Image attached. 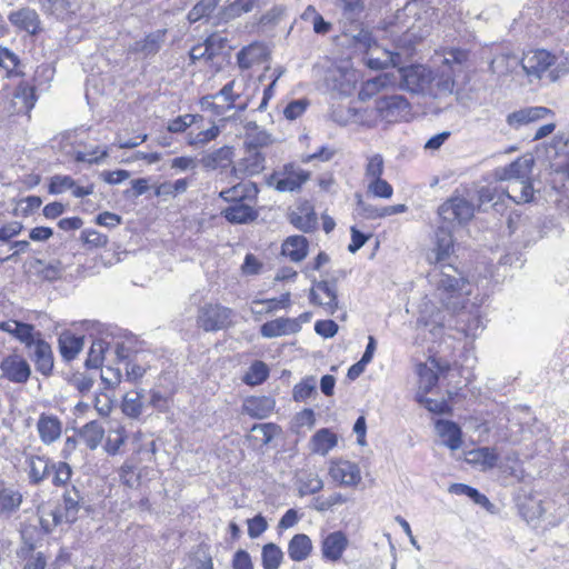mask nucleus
Segmentation results:
<instances>
[{
	"instance_id": "nucleus-1",
	"label": "nucleus",
	"mask_w": 569,
	"mask_h": 569,
	"mask_svg": "<svg viewBox=\"0 0 569 569\" xmlns=\"http://www.w3.org/2000/svg\"><path fill=\"white\" fill-rule=\"evenodd\" d=\"M441 224L455 229L469 222L475 216V206L463 197H451L438 208Z\"/></svg>"
},
{
	"instance_id": "nucleus-2",
	"label": "nucleus",
	"mask_w": 569,
	"mask_h": 569,
	"mask_svg": "<svg viewBox=\"0 0 569 569\" xmlns=\"http://www.w3.org/2000/svg\"><path fill=\"white\" fill-rule=\"evenodd\" d=\"M400 88L411 93L427 96L429 83L432 81V70L426 66L417 64L399 68Z\"/></svg>"
},
{
	"instance_id": "nucleus-3",
	"label": "nucleus",
	"mask_w": 569,
	"mask_h": 569,
	"mask_svg": "<svg viewBox=\"0 0 569 569\" xmlns=\"http://www.w3.org/2000/svg\"><path fill=\"white\" fill-rule=\"evenodd\" d=\"M337 282L338 278L333 280L313 279L309 292L310 302L322 307L328 313L333 315L339 308Z\"/></svg>"
},
{
	"instance_id": "nucleus-4",
	"label": "nucleus",
	"mask_w": 569,
	"mask_h": 569,
	"mask_svg": "<svg viewBox=\"0 0 569 569\" xmlns=\"http://www.w3.org/2000/svg\"><path fill=\"white\" fill-rule=\"evenodd\" d=\"M232 310L220 305H206L199 310L198 325L204 331H219L231 322Z\"/></svg>"
},
{
	"instance_id": "nucleus-5",
	"label": "nucleus",
	"mask_w": 569,
	"mask_h": 569,
	"mask_svg": "<svg viewBox=\"0 0 569 569\" xmlns=\"http://www.w3.org/2000/svg\"><path fill=\"white\" fill-rule=\"evenodd\" d=\"M26 350L39 373L44 377L52 376L54 368L53 351L51 346L44 340L43 335L26 348Z\"/></svg>"
},
{
	"instance_id": "nucleus-6",
	"label": "nucleus",
	"mask_w": 569,
	"mask_h": 569,
	"mask_svg": "<svg viewBox=\"0 0 569 569\" xmlns=\"http://www.w3.org/2000/svg\"><path fill=\"white\" fill-rule=\"evenodd\" d=\"M83 505V497L76 486L67 488L62 495V510L52 513L54 525L73 523Z\"/></svg>"
},
{
	"instance_id": "nucleus-7",
	"label": "nucleus",
	"mask_w": 569,
	"mask_h": 569,
	"mask_svg": "<svg viewBox=\"0 0 569 569\" xmlns=\"http://www.w3.org/2000/svg\"><path fill=\"white\" fill-rule=\"evenodd\" d=\"M1 377L13 383H27L31 377L29 362L18 353L6 356L0 362Z\"/></svg>"
},
{
	"instance_id": "nucleus-8",
	"label": "nucleus",
	"mask_w": 569,
	"mask_h": 569,
	"mask_svg": "<svg viewBox=\"0 0 569 569\" xmlns=\"http://www.w3.org/2000/svg\"><path fill=\"white\" fill-rule=\"evenodd\" d=\"M308 178V172L293 164H287L282 172H276L270 177L269 184L273 186L277 191L292 192L300 189Z\"/></svg>"
},
{
	"instance_id": "nucleus-9",
	"label": "nucleus",
	"mask_w": 569,
	"mask_h": 569,
	"mask_svg": "<svg viewBox=\"0 0 569 569\" xmlns=\"http://www.w3.org/2000/svg\"><path fill=\"white\" fill-rule=\"evenodd\" d=\"M453 229L450 226L440 224L435 232V247L428 252L429 263L440 264L453 252Z\"/></svg>"
},
{
	"instance_id": "nucleus-10",
	"label": "nucleus",
	"mask_w": 569,
	"mask_h": 569,
	"mask_svg": "<svg viewBox=\"0 0 569 569\" xmlns=\"http://www.w3.org/2000/svg\"><path fill=\"white\" fill-rule=\"evenodd\" d=\"M468 281L461 276L457 268L451 264H442V270L437 280V288L455 296L470 295L467 288Z\"/></svg>"
},
{
	"instance_id": "nucleus-11",
	"label": "nucleus",
	"mask_w": 569,
	"mask_h": 569,
	"mask_svg": "<svg viewBox=\"0 0 569 569\" xmlns=\"http://www.w3.org/2000/svg\"><path fill=\"white\" fill-rule=\"evenodd\" d=\"M377 111L380 117L389 122H396L406 118L410 112V103L399 94L380 98L377 101Z\"/></svg>"
},
{
	"instance_id": "nucleus-12",
	"label": "nucleus",
	"mask_w": 569,
	"mask_h": 569,
	"mask_svg": "<svg viewBox=\"0 0 569 569\" xmlns=\"http://www.w3.org/2000/svg\"><path fill=\"white\" fill-rule=\"evenodd\" d=\"M349 546L347 535L341 531H332L322 537L320 542L321 559L326 562L336 563Z\"/></svg>"
},
{
	"instance_id": "nucleus-13",
	"label": "nucleus",
	"mask_w": 569,
	"mask_h": 569,
	"mask_svg": "<svg viewBox=\"0 0 569 569\" xmlns=\"http://www.w3.org/2000/svg\"><path fill=\"white\" fill-rule=\"evenodd\" d=\"M329 475L343 487H356L361 481L360 468L348 460L331 461Z\"/></svg>"
},
{
	"instance_id": "nucleus-14",
	"label": "nucleus",
	"mask_w": 569,
	"mask_h": 569,
	"mask_svg": "<svg viewBox=\"0 0 569 569\" xmlns=\"http://www.w3.org/2000/svg\"><path fill=\"white\" fill-rule=\"evenodd\" d=\"M555 63V57L547 50L528 52L521 60V66L528 76L541 78Z\"/></svg>"
},
{
	"instance_id": "nucleus-15",
	"label": "nucleus",
	"mask_w": 569,
	"mask_h": 569,
	"mask_svg": "<svg viewBox=\"0 0 569 569\" xmlns=\"http://www.w3.org/2000/svg\"><path fill=\"white\" fill-rule=\"evenodd\" d=\"M270 51L266 43L254 41L243 47L237 53L238 67L242 70H248L254 64H260L269 59Z\"/></svg>"
},
{
	"instance_id": "nucleus-16",
	"label": "nucleus",
	"mask_w": 569,
	"mask_h": 569,
	"mask_svg": "<svg viewBox=\"0 0 569 569\" xmlns=\"http://www.w3.org/2000/svg\"><path fill=\"white\" fill-rule=\"evenodd\" d=\"M42 12L64 21L74 16L81 8V0H39Z\"/></svg>"
},
{
	"instance_id": "nucleus-17",
	"label": "nucleus",
	"mask_w": 569,
	"mask_h": 569,
	"mask_svg": "<svg viewBox=\"0 0 569 569\" xmlns=\"http://www.w3.org/2000/svg\"><path fill=\"white\" fill-rule=\"evenodd\" d=\"M9 22L29 34H38L41 31V20L38 12L29 7L12 11L8 16Z\"/></svg>"
},
{
	"instance_id": "nucleus-18",
	"label": "nucleus",
	"mask_w": 569,
	"mask_h": 569,
	"mask_svg": "<svg viewBox=\"0 0 569 569\" xmlns=\"http://www.w3.org/2000/svg\"><path fill=\"white\" fill-rule=\"evenodd\" d=\"M552 111L546 107H526L507 116V123L510 128L519 130L532 122L546 118Z\"/></svg>"
},
{
	"instance_id": "nucleus-19",
	"label": "nucleus",
	"mask_w": 569,
	"mask_h": 569,
	"mask_svg": "<svg viewBox=\"0 0 569 569\" xmlns=\"http://www.w3.org/2000/svg\"><path fill=\"white\" fill-rule=\"evenodd\" d=\"M0 330L14 337L24 348L31 346V343L42 335L41 331L36 330L33 325L17 320L0 322Z\"/></svg>"
},
{
	"instance_id": "nucleus-20",
	"label": "nucleus",
	"mask_w": 569,
	"mask_h": 569,
	"mask_svg": "<svg viewBox=\"0 0 569 569\" xmlns=\"http://www.w3.org/2000/svg\"><path fill=\"white\" fill-rule=\"evenodd\" d=\"M533 159L531 157H521L512 161L507 167L497 170L500 180L513 182L515 180L530 179L532 172Z\"/></svg>"
},
{
	"instance_id": "nucleus-21",
	"label": "nucleus",
	"mask_w": 569,
	"mask_h": 569,
	"mask_svg": "<svg viewBox=\"0 0 569 569\" xmlns=\"http://www.w3.org/2000/svg\"><path fill=\"white\" fill-rule=\"evenodd\" d=\"M37 431L43 445H52L62 433V421L53 415L41 413L37 422Z\"/></svg>"
},
{
	"instance_id": "nucleus-22",
	"label": "nucleus",
	"mask_w": 569,
	"mask_h": 569,
	"mask_svg": "<svg viewBox=\"0 0 569 569\" xmlns=\"http://www.w3.org/2000/svg\"><path fill=\"white\" fill-rule=\"evenodd\" d=\"M455 86L453 72L440 68L437 72L432 71V81L429 83L427 96L435 99L448 97L452 94Z\"/></svg>"
},
{
	"instance_id": "nucleus-23",
	"label": "nucleus",
	"mask_w": 569,
	"mask_h": 569,
	"mask_svg": "<svg viewBox=\"0 0 569 569\" xmlns=\"http://www.w3.org/2000/svg\"><path fill=\"white\" fill-rule=\"evenodd\" d=\"M300 330V325L296 319L291 318H278L271 321L264 322L260 327V335L263 338H276L287 335L297 333Z\"/></svg>"
},
{
	"instance_id": "nucleus-24",
	"label": "nucleus",
	"mask_w": 569,
	"mask_h": 569,
	"mask_svg": "<svg viewBox=\"0 0 569 569\" xmlns=\"http://www.w3.org/2000/svg\"><path fill=\"white\" fill-rule=\"evenodd\" d=\"M266 158L259 150L246 149V156L233 167L237 176H256L263 171Z\"/></svg>"
},
{
	"instance_id": "nucleus-25",
	"label": "nucleus",
	"mask_w": 569,
	"mask_h": 569,
	"mask_svg": "<svg viewBox=\"0 0 569 569\" xmlns=\"http://www.w3.org/2000/svg\"><path fill=\"white\" fill-rule=\"evenodd\" d=\"M223 218L232 224H244L254 221L259 213L250 204L244 202L232 203L222 210Z\"/></svg>"
},
{
	"instance_id": "nucleus-26",
	"label": "nucleus",
	"mask_w": 569,
	"mask_h": 569,
	"mask_svg": "<svg viewBox=\"0 0 569 569\" xmlns=\"http://www.w3.org/2000/svg\"><path fill=\"white\" fill-rule=\"evenodd\" d=\"M436 430L442 438V445L451 450H458L462 445V431L458 423L450 420H438Z\"/></svg>"
},
{
	"instance_id": "nucleus-27",
	"label": "nucleus",
	"mask_w": 569,
	"mask_h": 569,
	"mask_svg": "<svg viewBox=\"0 0 569 569\" xmlns=\"http://www.w3.org/2000/svg\"><path fill=\"white\" fill-rule=\"evenodd\" d=\"M258 187L253 182H240L236 186L222 190L219 197L227 202L237 203L244 200H254L258 196Z\"/></svg>"
},
{
	"instance_id": "nucleus-28",
	"label": "nucleus",
	"mask_w": 569,
	"mask_h": 569,
	"mask_svg": "<svg viewBox=\"0 0 569 569\" xmlns=\"http://www.w3.org/2000/svg\"><path fill=\"white\" fill-rule=\"evenodd\" d=\"M29 467V481L31 485H40L51 475L53 461L44 456H30L27 459Z\"/></svg>"
},
{
	"instance_id": "nucleus-29",
	"label": "nucleus",
	"mask_w": 569,
	"mask_h": 569,
	"mask_svg": "<svg viewBox=\"0 0 569 569\" xmlns=\"http://www.w3.org/2000/svg\"><path fill=\"white\" fill-rule=\"evenodd\" d=\"M395 76L389 72L381 73L372 79L367 80L361 86L358 97L361 101H366L376 96L380 90L395 83Z\"/></svg>"
},
{
	"instance_id": "nucleus-30",
	"label": "nucleus",
	"mask_w": 569,
	"mask_h": 569,
	"mask_svg": "<svg viewBox=\"0 0 569 569\" xmlns=\"http://www.w3.org/2000/svg\"><path fill=\"white\" fill-rule=\"evenodd\" d=\"M59 351L63 360H73L83 348V337L64 331L58 339Z\"/></svg>"
},
{
	"instance_id": "nucleus-31",
	"label": "nucleus",
	"mask_w": 569,
	"mask_h": 569,
	"mask_svg": "<svg viewBox=\"0 0 569 569\" xmlns=\"http://www.w3.org/2000/svg\"><path fill=\"white\" fill-rule=\"evenodd\" d=\"M312 541L306 533L295 535L288 543V556L293 561L306 560L312 551Z\"/></svg>"
},
{
	"instance_id": "nucleus-32",
	"label": "nucleus",
	"mask_w": 569,
	"mask_h": 569,
	"mask_svg": "<svg viewBox=\"0 0 569 569\" xmlns=\"http://www.w3.org/2000/svg\"><path fill=\"white\" fill-rule=\"evenodd\" d=\"M308 240L303 236H290L282 243V254L299 262L307 257Z\"/></svg>"
},
{
	"instance_id": "nucleus-33",
	"label": "nucleus",
	"mask_w": 569,
	"mask_h": 569,
	"mask_svg": "<svg viewBox=\"0 0 569 569\" xmlns=\"http://www.w3.org/2000/svg\"><path fill=\"white\" fill-rule=\"evenodd\" d=\"M337 443V435L328 428L319 429L310 440L311 451L321 456H326Z\"/></svg>"
},
{
	"instance_id": "nucleus-34",
	"label": "nucleus",
	"mask_w": 569,
	"mask_h": 569,
	"mask_svg": "<svg viewBox=\"0 0 569 569\" xmlns=\"http://www.w3.org/2000/svg\"><path fill=\"white\" fill-rule=\"evenodd\" d=\"M276 402L270 397H257L246 400L243 410L250 417L263 419L274 409Z\"/></svg>"
},
{
	"instance_id": "nucleus-35",
	"label": "nucleus",
	"mask_w": 569,
	"mask_h": 569,
	"mask_svg": "<svg viewBox=\"0 0 569 569\" xmlns=\"http://www.w3.org/2000/svg\"><path fill=\"white\" fill-rule=\"evenodd\" d=\"M232 148L223 146L204 154L200 162L207 170H216L217 168H226L232 160Z\"/></svg>"
},
{
	"instance_id": "nucleus-36",
	"label": "nucleus",
	"mask_w": 569,
	"mask_h": 569,
	"mask_svg": "<svg viewBox=\"0 0 569 569\" xmlns=\"http://www.w3.org/2000/svg\"><path fill=\"white\" fill-rule=\"evenodd\" d=\"M167 30H156L147 34L142 40L137 41L132 50L144 56L156 54L164 42Z\"/></svg>"
},
{
	"instance_id": "nucleus-37",
	"label": "nucleus",
	"mask_w": 569,
	"mask_h": 569,
	"mask_svg": "<svg viewBox=\"0 0 569 569\" xmlns=\"http://www.w3.org/2000/svg\"><path fill=\"white\" fill-rule=\"evenodd\" d=\"M144 390L127 392L121 402V410L124 416L131 419H138L143 411Z\"/></svg>"
},
{
	"instance_id": "nucleus-38",
	"label": "nucleus",
	"mask_w": 569,
	"mask_h": 569,
	"mask_svg": "<svg viewBox=\"0 0 569 569\" xmlns=\"http://www.w3.org/2000/svg\"><path fill=\"white\" fill-rule=\"evenodd\" d=\"M506 193L516 203L529 202L533 198V187L530 179L515 180L508 183Z\"/></svg>"
},
{
	"instance_id": "nucleus-39",
	"label": "nucleus",
	"mask_w": 569,
	"mask_h": 569,
	"mask_svg": "<svg viewBox=\"0 0 569 569\" xmlns=\"http://www.w3.org/2000/svg\"><path fill=\"white\" fill-rule=\"evenodd\" d=\"M22 503V495L12 488L0 490V518H9Z\"/></svg>"
},
{
	"instance_id": "nucleus-40",
	"label": "nucleus",
	"mask_w": 569,
	"mask_h": 569,
	"mask_svg": "<svg viewBox=\"0 0 569 569\" xmlns=\"http://www.w3.org/2000/svg\"><path fill=\"white\" fill-rule=\"evenodd\" d=\"M30 268L36 272V274L39 278L47 281H53L59 279L63 272V268L60 261H52L46 264L43 260L34 259L31 262Z\"/></svg>"
},
{
	"instance_id": "nucleus-41",
	"label": "nucleus",
	"mask_w": 569,
	"mask_h": 569,
	"mask_svg": "<svg viewBox=\"0 0 569 569\" xmlns=\"http://www.w3.org/2000/svg\"><path fill=\"white\" fill-rule=\"evenodd\" d=\"M499 456L496 449L490 447H481L476 450H471L468 453V461L480 465L483 470L492 469L498 462Z\"/></svg>"
},
{
	"instance_id": "nucleus-42",
	"label": "nucleus",
	"mask_w": 569,
	"mask_h": 569,
	"mask_svg": "<svg viewBox=\"0 0 569 569\" xmlns=\"http://www.w3.org/2000/svg\"><path fill=\"white\" fill-rule=\"evenodd\" d=\"M448 490L452 495L469 497L476 505H479L487 510H490L493 507V505L485 495H482L479 490L468 485L452 483Z\"/></svg>"
},
{
	"instance_id": "nucleus-43",
	"label": "nucleus",
	"mask_w": 569,
	"mask_h": 569,
	"mask_svg": "<svg viewBox=\"0 0 569 569\" xmlns=\"http://www.w3.org/2000/svg\"><path fill=\"white\" fill-rule=\"evenodd\" d=\"M80 437L83 439L86 446L93 450L96 449L103 439L104 429L100 422L92 420L86 423L79 432Z\"/></svg>"
},
{
	"instance_id": "nucleus-44",
	"label": "nucleus",
	"mask_w": 569,
	"mask_h": 569,
	"mask_svg": "<svg viewBox=\"0 0 569 569\" xmlns=\"http://www.w3.org/2000/svg\"><path fill=\"white\" fill-rule=\"evenodd\" d=\"M236 87V80H231L227 82L217 93H214V97L218 98V101H220V106L223 108V116L232 110L236 106V101L240 100L241 93L234 90Z\"/></svg>"
},
{
	"instance_id": "nucleus-45",
	"label": "nucleus",
	"mask_w": 569,
	"mask_h": 569,
	"mask_svg": "<svg viewBox=\"0 0 569 569\" xmlns=\"http://www.w3.org/2000/svg\"><path fill=\"white\" fill-rule=\"evenodd\" d=\"M269 377L268 366L260 360L251 363L248 371L242 378V381L248 386H258L264 382Z\"/></svg>"
},
{
	"instance_id": "nucleus-46",
	"label": "nucleus",
	"mask_w": 569,
	"mask_h": 569,
	"mask_svg": "<svg viewBox=\"0 0 569 569\" xmlns=\"http://www.w3.org/2000/svg\"><path fill=\"white\" fill-rule=\"evenodd\" d=\"M109 345L102 340H96L92 342L88 357L86 359V367L89 369H98L103 362L104 352L108 350Z\"/></svg>"
},
{
	"instance_id": "nucleus-47",
	"label": "nucleus",
	"mask_w": 569,
	"mask_h": 569,
	"mask_svg": "<svg viewBox=\"0 0 569 569\" xmlns=\"http://www.w3.org/2000/svg\"><path fill=\"white\" fill-rule=\"evenodd\" d=\"M261 558L263 569H278L282 561L283 552L277 545L270 542L263 546Z\"/></svg>"
},
{
	"instance_id": "nucleus-48",
	"label": "nucleus",
	"mask_w": 569,
	"mask_h": 569,
	"mask_svg": "<svg viewBox=\"0 0 569 569\" xmlns=\"http://www.w3.org/2000/svg\"><path fill=\"white\" fill-rule=\"evenodd\" d=\"M299 483V495L301 497L307 495H313L322 490L323 481L322 479L313 472H309L298 479Z\"/></svg>"
},
{
	"instance_id": "nucleus-49",
	"label": "nucleus",
	"mask_w": 569,
	"mask_h": 569,
	"mask_svg": "<svg viewBox=\"0 0 569 569\" xmlns=\"http://www.w3.org/2000/svg\"><path fill=\"white\" fill-rule=\"evenodd\" d=\"M317 379L313 376H307L293 387L292 398L297 402H301L311 397L316 392Z\"/></svg>"
},
{
	"instance_id": "nucleus-50",
	"label": "nucleus",
	"mask_w": 569,
	"mask_h": 569,
	"mask_svg": "<svg viewBox=\"0 0 569 569\" xmlns=\"http://www.w3.org/2000/svg\"><path fill=\"white\" fill-rule=\"evenodd\" d=\"M19 64L20 59L13 51L6 47H0V68L6 70L7 78L21 74V72L17 71Z\"/></svg>"
},
{
	"instance_id": "nucleus-51",
	"label": "nucleus",
	"mask_w": 569,
	"mask_h": 569,
	"mask_svg": "<svg viewBox=\"0 0 569 569\" xmlns=\"http://www.w3.org/2000/svg\"><path fill=\"white\" fill-rule=\"evenodd\" d=\"M52 485L54 487H66L72 477V468L68 462L57 461L52 463Z\"/></svg>"
},
{
	"instance_id": "nucleus-52",
	"label": "nucleus",
	"mask_w": 569,
	"mask_h": 569,
	"mask_svg": "<svg viewBox=\"0 0 569 569\" xmlns=\"http://www.w3.org/2000/svg\"><path fill=\"white\" fill-rule=\"evenodd\" d=\"M382 56V58L372 56L368 57L367 66L373 70H382L388 68L389 66H398L400 60L399 53L385 50Z\"/></svg>"
},
{
	"instance_id": "nucleus-53",
	"label": "nucleus",
	"mask_w": 569,
	"mask_h": 569,
	"mask_svg": "<svg viewBox=\"0 0 569 569\" xmlns=\"http://www.w3.org/2000/svg\"><path fill=\"white\" fill-rule=\"evenodd\" d=\"M385 161L380 153H375L367 157V163L365 168V177L368 180L380 178L383 174Z\"/></svg>"
},
{
	"instance_id": "nucleus-54",
	"label": "nucleus",
	"mask_w": 569,
	"mask_h": 569,
	"mask_svg": "<svg viewBox=\"0 0 569 569\" xmlns=\"http://www.w3.org/2000/svg\"><path fill=\"white\" fill-rule=\"evenodd\" d=\"M367 190L368 193L372 194L373 197L382 199H389L393 194L392 186L381 177L369 180Z\"/></svg>"
},
{
	"instance_id": "nucleus-55",
	"label": "nucleus",
	"mask_w": 569,
	"mask_h": 569,
	"mask_svg": "<svg viewBox=\"0 0 569 569\" xmlns=\"http://www.w3.org/2000/svg\"><path fill=\"white\" fill-rule=\"evenodd\" d=\"M290 222L299 230L303 232L312 231L317 226V217L315 212H308L306 214H299L292 212L289 217Z\"/></svg>"
},
{
	"instance_id": "nucleus-56",
	"label": "nucleus",
	"mask_w": 569,
	"mask_h": 569,
	"mask_svg": "<svg viewBox=\"0 0 569 569\" xmlns=\"http://www.w3.org/2000/svg\"><path fill=\"white\" fill-rule=\"evenodd\" d=\"M273 142V139L270 133L264 130L257 131L254 133L248 134L244 140L246 149L248 150H259L262 147H267Z\"/></svg>"
},
{
	"instance_id": "nucleus-57",
	"label": "nucleus",
	"mask_w": 569,
	"mask_h": 569,
	"mask_svg": "<svg viewBox=\"0 0 569 569\" xmlns=\"http://www.w3.org/2000/svg\"><path fill=\"white\" fill-rule=\"evenodd\" d=\"M468 59V52L466 50L455 48L447 52V56L442 60L441 68L452 71L455 73V66H462Z\"/></svg>"
},
{
	"instance_id": "nucleus-58",
	"label": "nucleus",
	"mask_w": 569,
	"mask_h": 569,
	"mask_svg": "<svg viewBox=\"0 0 569 569\" xmlns=\"http://www.w3.org/2000/svg\"><path fill=\"white\" fill-rule=\"evenodd\" d=\"M256 0H234L230 2L224 11V16L234 19L243 13L250 12L254 7Z\"/></svg>"
},
{
	"instance_id": "nucleus-59",
	"label": "nucleus",
	"mask_w": 569,
	"mask_h": 569,
	"mask_svg": "<svg viewBox=\"0 0 569 569\" xmlns=\"http://www.w3.org/2000/svg\"><path fill=\"white\" fill-rule=\"evenodd\" d=\"M80 238L89 248H103L108 243V237L94 229L82 230Z\"/></svg>"
},
{
	"instance_id": "nucleus-60",
	"label": "nucleus",
	"mask_w": 569,
	"mask_h": 569,
	"mask_svg": "<svg viewBox=\"0 0 569 569\" xmlns=\"http://www.w3.org/2000/svg\"><path fill=\"white\" fill-rule=\"evenodd\" d=\"M418 373L420 378L419 389H422V393L429 392L438 383V375L431 368H428L426 365H421L419 367Z\"/></svg>"
},
{
	"instance_id": "nucleus-61",
	"label": "nucleus",
	"mask_w": 569,
	"mask_h": 569,
	"mask_svg": "<svg viewBox=\"0 0 569 569\" xmlns=\"http://www.w3.org/2000/svg\"><path fill=\"white\" fill-rule=\"evenodd\" d=\"M14 99L20 100L23 108L30 111L36 103V93L33 87L28 84H19L14 91Z\"/></svg>"
},
{
	"instance_id": "nucleus-62",
	"label": "nucleus",
	"mask_w": 569,
	"mask_h": 569,
	"mask_svg": "<svg viewBox=\"0 0 569 569\" xmlns=\"http://www.w3.org/2000/svg\"><path fill=\"white\" fill-rule=\"evenodd\" d=\"M220 133V130L217 126H212L211 128L207 130H202L198 132L197 134L192 136L189 134L188 138V144L197 147V146H204L208 142L214 140Z\"/></svg>"
},
{
	"instance_id": "nucleus-63",
	"label": "nucleus",
	"mask_w": 569,
	"mask_h": 569,
	"mask_svg": "<svg viewBox=\"0 0 569 569\" xmlns=\"http://www.w3.org/2000/svg\"><path fill=\"white\" fill-rule=\"evenodd\" d=\"M74 179L70 176L56 174L50 180L49 192L52 194H59L66 190H72V188H74Z\"/></svg>"
},
{
	"instance_id": "nucleus-64",
	"label": "nucleus",
	"mask_w": 569,
	"mask_h": 569,
	"mask_svg": "<svg viewBox=\"0 0 569 569\" xmlns=\"http://www.w3.org/2000/svg\"><path fill=\"white\" fill-rule=\"evenodd\" d=\"M200 116L197 114H183L174 118L168 123V131L172 133L184 132L190 126H192Z\"/></svg>"
}]
</instances>
